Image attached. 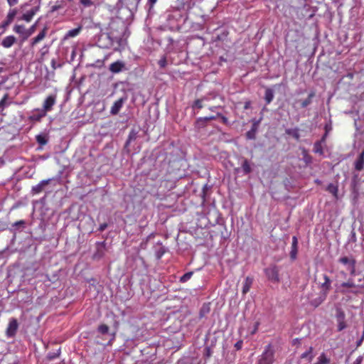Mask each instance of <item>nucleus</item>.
<instances>
[{
  "label": "nucleus",
  "instance_id": "2f4dec72",
  "mask_svg": "<svg viewBox=\"0 0 364 364\" xmlns=\"http://www.w3.org/2000/svg\"><path fill=\"white\" fill-rule=\"evenodd\" d=\"M158 64L161 68H164L167 65V60L165 56H163L158 62Z\"/></svg>",
  "mask_w": 364,
  "mask_h": 364
},
{
  "label": "nucleus",
  "instance_id": "f257e3e1",
  "mask_svg": "<svg viewBox=\"0 0 364 364\" xmlns=\"http://www.w3.org/2000/svg\"><path fill=\"white\" fill-rule=\"evenodd\" d=\"M360 286L356 285L352 279H349L347 282L341 284L338 290L339 292L343 294L352 293L353 294H358L360 293Z\"/></svg>",
  "mask_w": 364,
  "mask_h": 364
},
{
  "label": "nucleus",
  "instance_id": "b1692460",
  "mask_svg": "<svg viewBox=\"0 0 364 364\" xmlns=\"http://www.w3.org/2000/svg\"><path fill=\"white\" fill-rule=\"evenodd\" d=\"M324 282L322 283L321 287L326 290L328 291L331 288V280L327 275H323Z\"/></svg>",
  "mask_w": 364,
  "mask_h": 364
},
{
  "label": "nucleus",
  "instance_id": "9d476101",
  "mask_svg": "<svg viewBox=\"0 0 364 364\" xmlns=\"http://www.w3.org/2000/svg\"><path fill=\"white\" fill-rule=\"evenodd\" d=\"M127 98L126 97H121L120 99H119L118 100H117L114 105H112V107H111V110H110V112L111 114H117L119 113V110L121 109V108L122 107L124 102L126 101Z\"/></svg>",
  "mask_w": 364,
  "mask_h": 364
},
{
  "label": "nucleus",
  "instance_id": "7c9ffc66",
  "mask_svg": "<svg viewBox=\"0 0 364 364\" xmlns=\"http://www.w3.org/2000/svg\"><path fill=\"white\" fill-rule=\"evenodd\" d=\"M109 327L105 324H102L98 327V331L102 334H106L108 333Z\"/></svg>",
  "mask_w": 364,
  "mask_h": 364
},
{
  "label": "nucleus",
  "instance_id": "603ef678",
  "mask_svg": "<svg viewBox=\"0 0 364 364\" xmlns=\"http://www.w3.org/2000/svg\"><path fill=\"white\" fill-rule=\"evenodd\" d=\"M23 223V221L18 222V223ZM16 224H18V223H16Z\"/></svg>",
  "mask_w": 364,
  "mask_h": 364
},
{
  "label": "nucleus",
  "instance_id": "8fccbe9b",
  "mask_svg": "<svg viewBox=\"0 0 364 364\" xmlns=\"http://www.w3.org/2000/svg\"><path fill=\"white\" fill-rule=\"evenodd\" d=\"M207 351H208V352H207L208 355H210V349H209V348H207Z\"/></svg>",
  "mask_w": 364,
  "mask_h": 364
},
{
  "label": "nucleus",
  "instance_id": "09e8293b",
  "mask_svg": "<svg viewBox=\"0 0 364 364\" xmlns=\"http://www.w3.org/2000/svg\"><path fill=\"white\" fill-rule=\"evenodd\" d=\"M248 106H249V103H246L245 106V109H247L248 108Z\"/></svg>",
  "mask_w": 364,
  "mask_h": 364
},
{
  "label": "nucleus",
  "instance_id": "e433bc0d",
  "mask_svg": "<svg viewBox=\"0 0 364 364\" xmlns=\"http://www.w3.org/2000/svg\"><path fill=\"white\" fill-rule=\"evenodd\" d=\"M194 107L198 109H201L203 107L202 100H198L194 103Z\"/></svg>",
  "mask_w": 364,
  "mask_h": 364
},
{
  "label": "nucleus",
  "instance_id": "ea45409f",
  "mask_svg": "<svg viewBox=\"0 0 364 364\" xmlns=\"http://www.w3.org/2000/svg\"><path fill=\"white\" fill-rule=\"evenodd\" d=\"M364 340V332L362 337L356 342L357 347L360 346Z\"/></svg>",
  "mask_w": 364,
  "mask_h": 364
},
{
  "label": "nucleus",
  "instance_id": "6e6552de",
  "mask_svg": "<svg viewBox=\"0 0 364 364\" xmlns=\"http://www.w3.org/2000/svg\"><path fill=\"white\" fill-rule=\"evenodd\" d=\"M340 262L347 266V269L350 271V274H354L355 272V261L353 258L348 257H341L339 259Z\"/></svg>",
  "mask_w": 364,
  "mask_h": 364
},
{
  "label": "nucleus",
  "instance_id": "c85d7f7f",
  "mask_svg": "<svg viewBox=\"0 0 364 364\" xmlns=\"http://www.w3.org/2000/svg\"><path fill=\"white\" fill-rule=\"evenodd\" d=\"M193 275V272H187L186 274H184L181 278H180V282H186L187 281H188L191 277Z\"/></svg>",
  "mask_w": 364,
  "mask_h": 364
},
{
  "label": "nucleus",
  "instance_id": "2eb2a0df",
  "mask_svg": "<svg viewBox=\"0 0 364 364\" xmlns=\"http://www.w3.org/2000/svg\"><path fill=\"white\" fill-rule=\"evenodd\" d=\"M314 358L313 348L309 347L304 353L301 355V359L304 360L307 363L312 360Z\"/></svg>",
  "mask_w": 364,
  "mask_h": 364
},
{
  "label": "nucleus",
  "instance_id": "1a4fd4ad",
  "mask_svg": "<svg viewBox=\"0 0 364 364\" xmlns=\"http://www.w3.org/2000/svg\"><path fill=\"white\" fill-rule=\"evenodd\" d=\"M125 68V63L123 61L117 60L110 64L109 70L112 73H119Z\"/></svg>",
  "mask_w": 364,
  "mask_h": 364
},
{
  "label": "nucleus",
  "instance_id": "3c124183",
  "mask_svg": "<svg viewBox=\"0 0 364 364\" xmlns=\"http://www.w3.org/2000/svg\"><path fill=\"white\" fill-rule=\"evenodd\" d=\"M57 9H58V7H57V6H54V7L53 8V11L57 10Z\"/></svg>",
  "mask_w": 364,
  "mask_h": 364
},
{
  "label": "nucleus",
  "instance_id": "7ed1b4c3",
  "mask_svg": "<svg viewBox=\"0 0 364 364\" xmlns=\"http://www.w3.org/2000/svg\"><path fill=\"white\" fill-rule=\"evenodd\" d=\"M102 40H107V43L106 44H100V47H111L113 46L114 42H117L119 46L122 45L124 41L122 38H113L108 33H102L100 36L99 43L101 42Z\"/></svg>",
  "mask_w": 364,
  "mask_h": 364
},
{
  "label": "nucleus",
  "instance_id": "dca6fc26",
  "mask_svg": "<svg viewBox=\"0 0 364 364\" xmlns=\"http://www.w3.org/2000/svg\"><path fill=\"white\" fill-rule=\"evenodd\" d=\"M364 167V149L362 151L358 156V159L355 162V168L357 171H361Z\"/></svg>",
  "mask_w": 364,
  "mask_h": 364
},
{
  "label": "nucleus",
  "instance_id": "58836bf2",
  "mask_svg": "<svg viewBox=\"0 0 364 364\" xmlns=\"http://www.w3.org/2000/svg\"><path fill=\"white\" fill-rule=\"evenodd\" d=\"M107 228V223H102L100 225L99 227V230L100 232H102L104 231L106 228Z\"/></svg>",
  "mask_w": 364,
  "mask_h": 364
},
{
  "label": "nucleus",
  "instance_id": "37998d69",
  "mask_svg": "<svg viewBox=\"0 0 364 364\" xmlns=\"http://www.w3.org/2000/svg\"><path fill=\"white\" fill-rule=\"evenodd\" d=\"M156 1L157 0H148V4H149L150 8H151Z\"/></svg>",
  "mask_w": 364,
  "mask_h": 364
},
{
  "label": "nucleus",
  "instance_id": "72a5a7b5",
  "mask_svg": "<svg viewBox=\"0 0 364 364\" xmlns=\"http://www.w3.org/2000/svg\"><path fill=\"white\" fill-rule=\"evenodd\" d=\"M80 1L85 7H89L92 5L91 0H80Z\"/></svg>",
  "mask_w": 364,
  "mask_h": 364
},
{
  "label": "nucleus",
  "instance_id": "aec40b11",
  "mask_svg": "<svg viewBox=\"0 0 364 364\" xmlns=\"http://www.w3.org/2000/svg\"><path fill=\"white\" fill-rule=\"evenodd\" d=\"M274 99V92L272 89L267 88L265 90L264 100L267 104H269Z\"/></svg>",
  "mask_w": 364,
  "mask_h": 364
},
{
  "label": "nucleus",
  "instance_id": "f704fd0d",
  "mask_svg": "<svg viewBox=\"0 0 364 364\" xmlns=\"http://www.w3.org/2000/svg\"><path fill=\"white\" fill-rule=\"evenodd\" d=\"M255 132L254 129H251L249 132H247V137L250 139H255Z\"/></svg>",
  "mask_w": 364,
  "mask_h": 364
},
{
  "label": "nucleus",
  "instance_id": "39448f33",
  "mask_svg": "<svg viewBox=\"0 0 364 364\" xmlns=\"http://www.w3.org/2000/svg\"><path fill=\"white\" fill-rule=\"evenodd\" d=\"M264 272L268 279L272 282H279V270L276 266H272L264 269Z\"/></svg>",
  "mask_w": 364,
  "mask_h": 364
},
{
  "label": "nucleus",
  "instance_id": "4c0bfd02",
  "mask_svg": "<svg viewBox=\"0 0 364 364\" xmlns=\"http://www.w3.org/2000/svg\"><path fill=\"white\" fill-rule=\"evenodd\" d=\"M34 31V26H33L29 31H26V38H28L29 36L31 35V33L33 32Z\"/></svg>",
  "mask_w": 364,
  "mask_h": 364
},
{
  "label": "nucleus",
  "instance_id": "6ab92c4d",
  "mask_svg": "<svg viewBox=\"0 0 364 364\" xmlns=\"http://www.w3.org/2000/svg\"><path fill=\"white\" fill-rule=\"evenodd\" d=\"M297 244H298L297 238L295 236H294L292 237L291 250V252H290L291 258L293 259H295L296 257Z\"/></svg>",
  "mask_w": 364,
  "mask_h": 364
},
{
  "label": "nucleus",
  "instance_id": "c756f323",
  "mask_svg": "<svg viewBox=\"0 0 364 364\" xmlns=\"http://www.w3.org/2000/svg\"><path fill=\"white\" fill-rule=\"evenodd\" d=\"M314 151L315 153H318V154H323L321 142L318 141V142H316L314 144Z\"/></svg>",
  "mask_w": 364,
  "mask_h": 364
},
{
  "label": "nucleus",
  "instance_id": "bb28decb",
  "mask_svg": "<svg viewBox=\"0 0 364 364\" xmlns=\"http://www.w3.org/2000/svg\"><path fill=\"white\" fill-rule=\"evenodd\" d=\"M8 95H5L0 100V109L3 110L5 107H8L9 103L7 102Z\"/></svg>",
  "mask_w": 364,
  "mask_h": 364
},
{
  "label": "nucleus",
  "instance_id": "5701e85b",
  "mask_svg": "<svg viewBox=\"0 0 364 364\" xmlns=\"http://www.w3.org/2000/svg\"><path fill=\"white\" fill-rule=\"evenodd\" d=\"M315 94L314 92H311L309 95L307 99L304 100L301 102V107L304 108L306 107L308 105H309L312 102V98L314 97Z\"/></svg>",
  "mask_w": 364,
  "mask_h": 364
},
{
  "label": "nucleus",
  "instance_id": "473e14b6",
  "mask_svg": "<svg viewBox=\"0 0 364 364\" xmlns=\"http://www.w3.org/2000/svg\"><path fill=\"white\" fill-rule=\"evenodd\" d=\"M287 133L289 134L293 135L296 139H298L299 137L297 129H288V130H287Z\"/></svg>",
  "mask_w": 364,
  "mask_h": 364
},
{
  "label": "nucleus",
  "instance_id": "f03ea898",
  "mask_svg": "<svg viewBox=\"0 0 364 364\" xmlns=\"http://www.w3.org/2000/svg\"><path fill=\"white\" fill-rule=\"evenodd\" d=\"M274 362V352L270 345H268L259 357L257 364H272Z\"/></svg>",
  "mask_w": 364,
  "mask_h": 364
},
{
  "label": "nucleus",
  "instance_id": "4468645a",
  "mask_svg": "<svg viewBox=\"0 0 364 364\" xmlns=\"http://www.w3.org/2000/svg\"><path fill=\"white\" fill-rule=\"evenodd\" d=\"M16 39L14 36H9L4 38L1 42V45L6 48H11L16 42Z\"/></svg>",
  "mask_w": 364,
  "mask_h": 364
},
{
  "label": "nucleus",
  "instance_id": "412c9836",
  "mask_svg": "<svg viewBox=\"0 0 364 364\" xmlns=\"http://www.w3.org/2000/svg\"><path fill=\"white\" fill-rule=\"evenodd\" d=\"M46 30L43 29L42 31H41L38 36L36 37H35L33 41H32V46H33L34 45L37 44L38 43H39L40 41H41L46 36Z\"/></svg>",
  "mask_w": 364,
  "mask_h": 364
},
{
  "label": "nucleus",
  "instance_id": "49530a36",
  "mask_svg": "<svg viewBox=\"0 0 364 364\" xmlns=\"http://www.w3.org/2000/svg\"><path fill=\"white\" fill-rule=\"evenodd\" d=\"M134 138V136L130 134L129 136V139H128V141L127 143H129V141Z\"/></svg>",
  "mask_w": 364,
  "mask_h": 364
},
{
  "label": "nucleus",
  "instance_id": "393cba45",
  "mask_svg": "<svg viewBox=\"0 0 364 364\" xmlns=\"http://www.w3.org/2000/svg\"><path fill=\"white\" fill-rule=\"evenodd\" d=\"M242 168L243 170L244 173L245 174H247L251 172L252 168L247 160H244L243 163L242 164Z\"/></svg>",
  "mask_w": 364,
  "mask_h": 364
},
{
  "label": "nucleus",
  "instance_id": "f8f14e48",
  "mask_svg": "<svg viewBox=\"0 0 364 364\" xmlns=\"http://www.w3.org/2000/svg\"><path fill=\"white\" fill-rule=\"evenodd\" d=\"M37 11V7L32 8L31 10L27 11L25 14H23L21 19L26 21V22H30Z\"/></svg>",
  "mask_w": 364,
  "mask_h": 364
},
{
  "label": "nucleus",
  "instance_id": "de8ad7c7",
  "mask_svg": "<svg viewBox=\"0 0 364 364\" xmlns=\"http://www.w3.org/2000/svg\"><path fill=\"white\" fill-rule=\"evenodd\" d=\"M252 129H254V130H255V132H256V125H255V124H254V126H253V127H252Z\"/></svg>",
  "mask_w": 364,
  "mask_h": 364
},
{
  "label": "nucleus",
  "instance_id": "c03bdc74",
  "mask_svg": "<svg viewBox=\"0 0 364 364\" xmlns=\"http://www.w3.org/2000/svg\"><path fill=\"white\" fill-rule=\"evenodd\" d=\"M215 119V117L214 116H210V117H206L204 118V120L205 121H210V120H212V119Z\"/></svg>",
  "mask_w": 364,
  "mask_h": 364
},
{
  "label": "nucleus",
  "instance_id": "864d4df0",
  "mask_svg": "<svg viewBox=\"0 0 364 364\" xmlns=\"http://www.w3.org/2000/svg\"><path fill=\"white\" fill-rule=\"evenodd\" d=\"M317 364H323L322 362H318Z\"/></svg>",
  "mask_w": 364,
  "mask_h": 364
},
{
  "label": "nucleus",
  "instance_id": "a878e982",
  "mask_svg": "<svg viewBox=\"0 0 364 364\" xmlns=\"http://www.w3.org/2000/svg\"><path fill=\"white\" fill-rule=\"evenodd\" d=\"M14 31L17 33L24 35L26 36V30L23 26L16 25L14 28Z\"/></svg>",
  "mask_w": 364,
  "mask_h": 364
},
{
  "label": "nucleus",
  "instance_id": "ddd939ff",
  "mask_svg": "<svg viewBox=\"0 0 364 364\" xmlns=\"http://www.w3.org/2000/svg\"><path fill=\"white\" fill-rule=\"evenodd\" d=\"M253 283V279L250 277H247L243 282V287H242V294H246L250 289L251 286Z\"/></svg>",
  "mask_w": 364,
  "mask_h": 364
},
{
  "label": "nucleus",
  "instance_id": "a211bd4d",
  "mask_svg": "<svg viewBox=\"0 0 364 364\" xmlns=\"http://www.w3.org/2000/svg\"><path fill=\"white\" fill-rule=\"evenodd\" d=\"M81 30L82 26H80L77 28L68 31L67 33L65 35L64 39H68L70 38H74L77 36L80 33Z\"/></svg>",
  "mask_w": 364,
  "mask_h": 364
},
{
  "label": "nucleus",
  "instance_id": "423d86ee",
  "mask_svg": "<svg viewBox=\"0 0 364 364\" xmlns=\"http://www.w3.org/2000/svg\"><path fill=\"white\" fill-rule=\"evenodd\" d=\"M18 328V323L17 320L14 318H10L6 331L7 337H9V338L14 337L16 333Z\"/></svg>",
  "mask_w": 364,
  "mask_h": 364
},
{
  "label": "nucleus",
  "instance_id": "0eeeda50",
  "mask_svg": "<svg viewBox=\"0 0 364 364\" xmlns=\"http://www.w3.org/2000/svg\"><path fill=\"white\" fill-rule=\"evenodd\" d=\"M46 116V114L40 108L35 109L31 112L28 119L33 122H40L41 119Z\"/></svg>",
  "mask_w": 364,
  "mask_h": 364
},
{
  "label": "nucleus",
  "instance_id": "20e7f679",
  "mask_svg": "<svg viewBox=\"0 0 364 364\" xmlns=\"http://www.w3.org/2000/svg\"><path fill=\"white\" fill-rule=\"evenodd\" d=\"M57 100L56 94H51L48 95L43 103V107L41 108L46 114L48 112L53 109V107L55 105Z\"/></svg>",
  "mask_w": 364,
  "mask_h": 364
},
{
  "label": "nucleus",
  "instance_id": "c9c22d12",
  "mask_svg": "<svg viewBox=\"0 0 364 364\" xmlns=\"http://www.w3.org/2000/svg\"><path fill=\"white\" fill-rule=\"evenodd\" d=\"M346 328V324L344 323V321H340L338 322V330L339 331H342L343 329H344Z\"/></svg>",
  "mask_w": 364,
  "mask_h": 364
},
{
  "label": "nucleus",
  "instance_id": "a18cd8bd",
  "mask_svg": "<svg viewBox=\"0 0 364 364\" xmlns=\"http://www.w3.org/2000/svg\"><path fill=\"white\" fill-rule=\"evenodd\" d=\"M361 360H362V358H358L355 360V364H360V362H361Z\"/></svg>",
  "mask_w": 364,
  "mask_h": 364
},
{
  "label": "nucleus",
  "instance_id": "9b49d317",
  "mask_svg": "<svg viewBox=\"0 0 364 364\" xmlns=\"http://www.w3.org/2000/svg\"><path fill=\"white\" fill-rule=\"evenodd\" d=\"M16 15V10L11 9L6 16V19L2 23V27H4V28L7 27L13 21Z\"/></svg>",
  "mask_w": 364,
  "mask_h": 364
},
{
  "label": "nucleus",
  "instance_id": "f3484780",
  "mask_svg": "<svg viewBox=\"0 0 364 364\" xmlns=\"http://www.w3.org/2000/svg\"><path fill=\"white\" fill-rule=\"evenodd\" d=\"M50 179H48V180H43L41 181L38 185L33 186L32 188V191L33 192V193H39L42 191L43 187L48 184L49 182H50Z\"/></svg>",
  "mask_w": 364,
  "mask_h": 364
},
{
  "label": "nucleus",
  "instance_id": "a19ab883",
  "mask_svg": "<svg viewBox=\"0 0 364 364\" xmlns=\"http://www.w3.org/2000/svg\"><path fill=\"white\" fill-rule=\"evenodd\" d=\"M7 1L11 6H14L18 3V0H7Z\"/></svg>",
  "mask_w": 364,
  "mask_h": 364
},
{
  "label": "nucleus",
  "instance_id": "79ce46f5",
  "mask_svg": "<svg viewBox=\"0 0 364 364\" xmlns=\"http://www.w3.org/2000/svg\"><path fill=\"white\" fill-rule=\"evenodd\" d=\"M242 341H238L235 343V348L239 350L242 348Z\"/></svg>",
  "mask_w": 364,
  "mask_h": 364
},
{
  "label": "nucleus",
  "instance_id": "4be33fe9",
  "mask_svg": "<svg viewBox=\"0 0 364 364\" xmlns=\"http://www.w3.org/2000/svg\"><path fill=\"white\" fill-rule=\"evenodd\" d=\"M327 191L331 193L334 197L337 198L338 186L333 183H330L327 186Z\"/></svg>",
  "mask_w": 364,
  "mask_h": 364
},
{
  "label": "nucleus",
  "instance_id": "cd10ccee",
  "mask_svg": "<svg viewBox=\"0 0 364 364\" xmlns=\"http://www.w3.org/2000/svg\"><path fill=\"white\" fill-rule=\"evenodd\" d=\"M36 141L41 145H45L47 144V139L46 136L43 134H38L36 136Z\"/></svg>",
  "mask_w": 364,
  "mask_h": 364
}]
</instances>
